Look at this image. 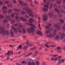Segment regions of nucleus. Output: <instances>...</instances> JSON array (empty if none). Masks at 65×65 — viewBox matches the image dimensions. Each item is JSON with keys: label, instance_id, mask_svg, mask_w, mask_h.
Segmentation results:
<instances>
[{"label": "nucleus", "instance_id": "13d9d810", "mask_svg": "<svg viewBox=\"0 0 65 65\" xmlns=\"http://www.w3.org/2000/svg\"><path fill=\"white\" fill-rule=\"evenodd\" d=\"M48 26H50V27H51L52 26V24H50V23H49L48 24Z\"/></svg>", "mask_w": 65, "mask_h": 65}, {"label": "nucleus", "instance_id": "7ed1b4c3", "mask_svg": "<svg viewBox=\"0 0 65 65\" xmlns=\"http://www.w3.org/2000/svg\"><path fill=\"white\" fill-rule=\"evenodd\" d=\"M30 29L31 30H30ZM30 29L29 28H27V32L28 33H31V32L33 33V31H35V29L32 27H31Z\"/></svg>", "mask_w": 65, "mask_h": 65}, {"label": "nucleus", "instance_id": "c03bdc74", "mask_svg": "<svg viewBox=\"0 0 65 65\" xmlns=\"http://www.w3.org/2000/svg\"><path fill=\"white\" fill-rule=\"evenodd\" d=\"M11 16L13 18L14 17V14L13 13H12L11 15Z\"/></svg>", "mask_w": 65, "mask_h": 65}, {"label": "nucleus", "instance_id": "603ef678", "mask_svg": "<svg viewBox=\"0 0 65 65\" xmlns=\"http://www.w3.org/2000/svg\"><path fill=\"white\" fill-rule=\"evenodd\" d=\"M25 18H29V16H28V15H25Z\"/></svg>", "mask_w": 65, "mask_h": 65}, {"label": "nucleus", "instance_id": "1a4fd4ad", "mask_svg": "<svg viewBox=\"0 0 65 65\" xmlns=\"http://www.w3.org/2000/svg\"><path fill=\"white\" fill-rule=\"evenodd\" d=\"M28 65H36L35 63L33 61L32 62V63L30 62H28Z\"/></svg>", "mask_w": 65, "mask_h": 65}, {"label": "nucleus", "instance_id": "f257e3e1", "mask_svg": "<svg viewBox=\"0 0 65 65\" xmlns=\"http://www.w3.org/2000/svg\"><path fill=\"white\" fill-rule=\"evenodd\" d=\"M0 30H1V31H0V34H1L3 33V36H4L5 34L7 35H9L10 34L9 31L6 30L4 31V28L2 26L0 27Z\"/></svg>", "mask_w": 65, "mask_h": 65}, {"label": "nucleus", "instance_id": "864d4df0", "mask_svg": "<svg viewBox=\"0 0 65 65\" xmlns=\"http://www.w3.org/2000/svg\"><path fill=\"white\" fill-rule=\"evenodd\" d=\"M50 28V27L48 26H46V29H49Z\"/></svg>", "mask_w": 65, "mask_h": 65}, {"label": "nucleus", "instance_id": "c85d7f7f", "mask_svg": "<svg viewBox=\"0 0 65 65\" xmlns=\"http://www.w3.org/2000/svg\"><path fill=\"white\" fill-rule=\"evenodd\" d=\"M60 38L59 36L58 35H57L55 37V38L56 39H59Z\"/></svg>", "mask_w": 65, "mask_h": 65}, {"label": "nucleus", "instance_id": "5fc2aeb1", "mask_svg": "<svg viewBox=\"0 0 65 65\" xmlns=\"http://www.w3.org/2000/svg\"><path fill=\"white\" fill-rule=\"evenodd\" d=\"M13 51H11V52L10 54H11V55H13Z\"/></svg>", "mask_w": 65, "mask_h": 65}, {"label": "nucleus", "instance_id": "a19ab883", "mask_svg": "<svg viewBox=\"0 0 65 65\" xmlns=\"http://www.w3.org/2000/svg\"><path fill=\"white\" fill-rule=\"evenodd\" d=\"M9 3V2L8 1H6L5 3V4H8V3Z\"/></svg>", "mask_w": 65, "mask_h": 65}, {"label": "nucleus", "instance_id": "0e129e2a", "mask_svg": "<svg viewBox=\"0 0 65 65\" xmlns=\"http://www.w3.org/2000/svg\"><path fill=\"white\" fill-rule=\"evenodd\" d=\"M30 6H32V7H34V6H33V4L32 3H31L30 4Z\"/></svg>", "mask_w": 65, "mask_h": 65}, {"label": "nucleus", "instance_id": "cd10ccee", "mask_svg": "<svg viewBox=\"0 0 65 65\" xmlns=\"http://www.w3.org/2000/svg\"><path fill=\"white\" fill-rule=\"evenodd\" d=\"M62 2V1L61 0H60V2H59L58 1H57L56 2V3H57V4H61V3Z\"/></svg>", "mask_w": 65, "mask_h": 65}, {"label": "nucleus", "instance_id": "dca6fc26", "mask_svg": "<svg viewBox=\"0 0 65 65\" xmlns=\"http://www.w3.org/2000/svg\"><path fill=\"white\" fill-rule=\"evenodd\" d=\"M32 54V52H31L28 53V54L25 56L26 57H29V56L31 55Z\"/></svg>", "mask_w": 65, "mask_h": 65}, {"label": "nucleus", "instance_id": "473e14b6", "mask_svg": "<svg viewBox=\"0 0 65 65\" xmlns=\"http://www.w3.org/2000/svg\"><path fill=\"white\" fill-rule=\"evenodd\" d=\"M14 11H17V12H19V11H20V10L16 8L14 9Z\"/></svg>", "mask_w": 65, "mask_h": 65}, {"label": "nucleus", "instance_id": "a18cd8bd", "mask_svg": "<svg viewBox=\"0 0 65 65\" xmlns=\"http://www.w3.org/2000/svg\"><path fill=\"white\" fill-rule=\"evenodd\" d=\"M58 59V58L57 57H55L54 58V61H56L57 59Z\"/></svg>", "mask_w": 65, "mask_h": 65}, {"label": "nucleus", "instance_id": "4d7b16f0", "mask_svg": "<svg viewBox=\"0 0 65 65\" xmlns=\"http://www.w3.org/2000/svg\"><path fill=\"white\" fill-rule=\"evenodd\" d=\"M49 46H51V47H54V46H55V45H50Z\"/></svg>", "mask_w": 65, "mask_h": 65}, {"label": "nucleus", "instance_id": "20e7f679", "mask_svg": "<svg viewBox=\"0 0 65 65\" xmlns=\"http://www.w3.org/2000/svg\"><path fill=\"white\" fill-rule=\"evenodd\" d=\"M55 11L57 12L58 13V15L59 18H61L62 17V15L60 13V10L58 9H57V8H55Z\"/></svg>", "mask_w": 65, "mask_h": 65}, {"label": "nucleus", "instance_id": "b1692460", "mask_svg": "<svg viewBox=\"0 0 65 65\" xmlns=\"http://www.w3.org/2000/svg\"><path fill=\"white\" fill-rule=\"evenodd\" d=\"M49 15L50 16V17L52 18V17H53V14L52 13H49Z\"/></svg>", "mask_w": 65, "mask_h": 65}, {"label": "nucleus", "instance_id": "774afa93", "mask_svg": "<svg viewBox=\"0 0 65 65\" xmlns=\"http://www.w3.org/2000/svg\"><path fill=\"white\" fill-rule=\"evenodd\" d=\"M63 4H65V0H63Z\"/></svg>", "mask_w": 65, "mask_h": 65}, {"label": "nucleus", "instance_id": "49530a36", "mask_svg": "<svg viewBox=\"0 0 65 65\" xmlns=\"http://www.w3.org/2000/svg\"><path fill=\"white\" fill-rule=\"evenodd\" d=\"M7 9V7H4L2 8V9Z\"/></svg>", "mask_w": 65, "mask_h": 65}, {"label": "nucleus", "instance_id": "ea45409f", "mask_svg": "<svg viewBox=\"0 0 65 65\" xmlns=\"http://www.w3.org/2000/svg\"><path fill=\"white\" fill-rule=\"evenodd\" d=\"M53 31L54 33H57V32L58 31H57V30L56 29H54V30Z\"/></svg>", "mask_w": 65, "mask_h": 65}, {"label": "nucleus", "instance_id": "79ce46f5", "mask_svg": "<svg viewBox=\"0 0 65 65\" xmlns=\"http://www.w3.org/2000/svg\"><path fill=\"white\" fill-rule=\"evenodd\" d=\"M57 50H62L61 47H57Z\"/></svg>", "mask_w": 65, "mask_h": 65}, {"label": "nucleus", "instance_id": "3c124183", "mask_svg": "<svg viewBox=\"0 0 65 65\" xmlns=\"http://www.w3.org/2000/svg\"><path fill=\"white\" fill-rule=\"evenodd\" d=\"M15 22V20H12V21H11V22L12 23H14Z\"/></svg>", "mask_w": 65, "mask_h": 65}, {"label": "nucleus", "instance_id": "bb28decb", "mask_svg": "<svg viewBox=\"0 0 65 65\" xmlns=\"http://www.w3.org/2000/svg\"><path fill=\"white\" fill-rule=\"evenodd\" d=\"M10 17V15H7L6 17V19H7V20H8Z\"/></svg>", "mask_w": 65, "mask_h": 65}, {"label": "nucleus", "instance_id": "423d86ee", "mask_svg": "<svg viewBox=\"0 0 65 65\" xmlns=\"http://www.w3.org/2000/svg\"><path fill=\"white\" fill-rule=\"evenodd\" d=\"M43 17H44V18L43 19V21H44L47 20V15L46 14H44L43 15Z\"/></svg>", "mask_w": 65, "mask_h": 65}, {"label": "nucleus", "instance_id": "9b49d317", "mask_svg": "<svg viewBox=\"0 0 65 65\" xmlns=\"http://www.w3.org/2000/svg\"><path fill=\"white\" fill-rule=\"evenodd\" d=\"M65 34H63L60 37V39L61 40H62V39H63L64 37H65Z\"/></svg>", "mask_w": 65, "mask_h": 65}, {"label": "nucleus", "instance_id": "ddd939ff", "mask_svg": "<svg viewBox=\"0 0 65 65\" xmlns=\"http://www.w3.org/2000/svg\"><path fill=\"white\" fill-rule=\"evenodd\" d=\"M34 20L32 18H30V20H29L28 22L29 23H32Z\"/></svg>", "mask_w": 65, "mask_h": 65}, {"label": "nucleus", "instance_id": "09e8293b", "mask_svg": "<svg viewBox=\"0 0 65 65\" xmlns=\"http://www.w3.org/2000/svg\"><path fill=\"white\" fill-rule=\"evenodd\" d=\"M36 64L37 65H39V62L38 61H36Z\"/></svg>", "mask_w": 65, "mask_h": 65}, {"label": "nucleus", "instance_id": "c756f323", "mask_svg": "<svg viewBox=\"0 0 65 65\" xmlns=\"http://www.w3.org/2000/svg\"><path fill=\"white\" fill-rule=\"evenodd\" d=\"M10 34L12 36H13V33L11 31H10Z\"/></svg>", "mask_w": 65, "mask_h": 65}, {"label": "nucleus", "instance_id": "a878e982", "mask_svg": "<svg viewBox=\"0 0 65 65\" xmlns=\"http://www.w3.org/2000/svg\"><path fill=\"white\" fill-rule=\"evenodd\" d=\"M36 49V48L35 47H33V48H31L30 50V51H32V50H35Z\"/></svg>", "mask_w": 65, "mask_h": 65}, {"label": "nucleus", "instance_id": "2f4dec72", "mask_svg": "<svg viewBox=\"0 0 65 65\" xmlns=\"http://www.w3.org/2000/svg\"><path fill=\"white\" fill-rule=\"evenodd\" d=\"M12 12V10L10 9H9L8 10V12L9 14H10V13H11Z\"/></svg>", "mask_w": 65, "mask_h": 65}, {"label": "nucleus", "instance_id": "bf43d9fd", "mask_svg": "<svg viewBox=\"0 0 65 65\" xmlns=\"http://www.w3.org/2000/svg\"><path fill=\"white\" fill-rule=\"evenodd\" d=\"M35 3L36 4V5H37L38 4V3H37V2H36V1H35Z\"/></svg>", "mask_w": 65, "mask_h": 65}, {"label": "nucleus", "instance_id": "c9c22d12", "mask_svg": "<svg viewBox=\"0 0 65 65\" xmlns=\"http://www.w3.org/2000/svg\"><path fill=\"white\" fill-rule=\"evenodd\" d=\"M57 5H56V3H54V4L53 5V7H57Z\"/></svg>", "mask_w": 65, "mask_h": 65}, {"label": "nucleus", "instance_id": "052dcab7", "mask_svg": "<svg viewBox=\"0 0 65 65\" xmlns=\"http://www.w3.org/2000/svg\"><path fill=\"white\" fill-rule=\"evenodd\" d=\"M13 3L14 4H15V3H17V2H16V1L15 0H14L13 1Z\"/></svg>", "mask_w": 65, "mask_h": 65}, {"label": "nucleus", "instance_id": "2eb2a0df", "mask_svg": "<svg viewBox=\"0 0 65 65\" xmlns=\"http://www.w3.org/2000/svg\"><path fill=\"white\" fill-rule=\"evenodd\" d=\"M37 55V52H36L35 53H34L33 55V56L34 57H35Z\"/></svg>", "mask_w": 65, "mask_h": 65}, {"label": "nucleus", "instance_id": "39448f33", "mask_svg": "<svg viewBox=\"0 0 65 65\" xmlns=\"http://www.w3.org/2000/svg\"><path fill=\"white\" fill-rule=\"evenodd\" d=\"M54 27H55L56 29H57L58 30H61V27L60 26L58 25L57 24H55L54 25Z\"/></svg>", "mask_w": 65, "mask_h": 65}, {"label": "nucleus", "instance_id": "8fccbe9b", "mask_svg": "<svg viewBox=\"0 0 65 65\" xmlns=\"http://www.w3.org/2000/svg\"><path fill=\"white\" fill-rule=\"evenodd\" d=\"M61 12V13H63L64 12V10L62 9H60Z\"/></svg>", "mask_w": 65, "mask_h": 65}, {"label": "nucleus", "instance_id": "58836bf2", "mask_svg": "<svg viewBox=\"0 0 65 65\" xmlns=\"http://www.w3.org/2000/svg\"><path fill=\"white\" fill-rule=\"evenodd\" d=\"M22 45H20L18 47V48L19 49H20V48H22Z\"/></svg>", "mask_w": 65, "mask_h": 65}, {"label": "nucleus", "instance_id": "6ab92c4d", "mask_svg": "<svg viewBox=\"0 0 65 65\" xmlns=\"http://www.w3.org/2000/svg\"><path fill=\"white\" fill-rule=\"evenodd\" d=\"M61 63V60H60L58 61V63H57V65H60Z\"/></svg>", "mask_w": 65, "mask_h": 65}, {"label": "nucleus", "instance_id": "72a5a7b5", "mask_svg": "<svg viewBox=\"0 0 65 65\" xmlns=\"http://www.w3.org/2000/svg\"><path fill=\"white\" fill-rule=\"evenodd\" d=\"M27 5V3H24V4H23L22 5V6H26Z\"/></svg>", "mask_w": 65, "mask_h": 65}, {"label": "nucleus", "instance_id": "338daca9", "mask_svg": "<svg viewBox=\"0 0 65 65\" xmlns=\"http://www.w3.org/2000/svg\"><path fill=\"white\" fill-rule=\"evenodd\" d=\"M22 64H24V63H25V61H22Z\"/></svg>", "mask_w": 65, "mask_h": 65}, {"label": "nucleus", "instance_id": "4468645a", "mask_svg": "<svg viewBox=\"0 0 65 65\" xmlns=\"http://www.w3.org/2000/svg\"><path fill=\"white\" fill-rule=\"evenodd\" d=\"M42 10L44 11H47L48 10V9L45 8H43Z\"/></svg>", "mask_w": 65, "mask_h": 65}, {"label": "nucleus", "instance_id": "de8ad7c7", "mask_svg": "<svg viewBox=\"0 0 65 65\" xmlns=\"http://www.w3.org/2000/svg\"><path fill=\"white\" fill-rule=\"evenodd\" d=\"M22 13L23 15H24V14H26V13L25 12L23 11H22Z\"/></svg>", "mask_w": 65, "mask_h": 65}, {"label": "nucleus", "instance_id": "412c9836", "mask_svg": "<svg viewBox=\"0 0 65 65\" xmlns=\"http://www.w3.org/2000/svg\"><path fill=\"white\" fill-rule=\"evenodd\" d=\"M12 4H8L7 5V6L9 7H12Z\"/></svg>", "mask_w": 65, "mask_h": 65}, {"label": "nucleus", "instance_id": "f3484780", "mask_svg": "<svg viewBox=\"0 0 65 65\" xmlns=\"http://www.w3.org/2000/svg\"><path fill=\"white\" fill-rule=\"evenodd\" d=\"M37 33L39 34L40 36H41L42 35V33L41 32L39 31H38L37 32Z\"/></svg>", "mask_w": 65, "mask_h": 65}, {"label": "nucleus", "instance_id": "e2e57ef3", "mask_svg": "<svg viewBox=\"0 0 65 65\" xmlns=\"http://www.w3.org/2000/svg\"><path fill=\"white\" fill-rule=\"evenodd\" d=\"M44 6H45V7H47V8H48V6L46 5H44Z\"/></svg>", "mask_w": 65, "mask_h": 65}, {"label": "nucleus", "instance_id": "f8f14e48", "mask_svg": "<svg viewBox=\"0 0 65 65\" xmlns=\"http://www.w3.org/2000/svg\"><path fill=\"white\" fill-rule=\"evenodd\" d=\"M20 19L22 21H24V22H27V20L24 18L23 17H21L20 18Z\"/></svg>", "mask_w": 65, "mask_h": 65}, {"label": "nucleus", "instance_id": "393cba45", "mask_svg": "<svg viewBox=\"0 0 65 65\" xmlns=\"http://www.w3.org/2000/svg\"><path fill=\"white\" fill-rule=\"evenodd\" d=\"M50 31L49 30H47L46 31L45 33L46 34H48L50 33Z\"/></svg>", "mask_w": 65, "mask_h": 65}, {"label": "nucleus", "instance_id": "a211bd4d", "mask_svg": "<svg viewBox=\"0 0 65 65\" xmlns=\"http://www.w3.org/2000/svg\"><path fill=\"white\" fill-rule=\"evenodd\" d=\"M3 22L4 23H8V20L7 19H5L3 21Z\"/></svg>", "mask_w": 65, "mask_h": 65}, {"label": "nucleus", "instance_id": "69168bd1", "mask_svg": "<svg viewBox=\"0 0 65 65\" xmlns=\"http://www.w3.org/2000/svg\"><path fill=\"white\" fill-rule=\"evenodd\" d=\"M19 18V17H15V19L16 20H18V19Z\"/></svg>", "mask_w": 65, "mask_h": 65}, {"label": "nucleus", "instance_id": "6e6d98bb", "mask_svg": "<svg viewBox=\"0 0 65 65\" xmlns=\"http://www.w3.org/2000/svg\"><path fill=\"white\" fill-rule=\"evenodd\" d=\"M31 26H32V27H34V28H36V27H35V26H34V25H33V24H31Z\"/></svg>", "mask_w": 65, "mask_h": 65}, {"label": "nucleus", "instance_id": "f704fd0d", "mask_svg": "<svg viewBox=\"0 0 65 65\" xmlns=\"http://www.w3.org/2000/svg\"><path fill=\"white\" fill-rule=\"evenodd\" d=\"M53 4H51L50 5V8H51H51H52V7H53Z\"/></svg>", "mask_w": 65, "mask_h": 65}, {"label": "nucleus", "instance_id": "7c9ffc66", "mask_svg": "<svg viewBox=\"0 0 65 65\" xmlns=\"http://www.w3.org/2000/svg\"><path fill=\"white\" fill-rule=\"evenodd\" d=\"M22 31H23V33L24 34L26 33V30L24 28L22 29Z\"/></svg>", "mask_w": 65, "mask_h": 65}, {"label": "nucleus", "instance_id": "9d476101", "mask_svg": "<svg viewBox=\"0 0 65 65\" xmlns=\"http://www.w3.org/2000/svg\"><path fill=\"white\" fill-rule=\"evenodd\" d=\"M11 29H14V32H15V33H17V32H18V30H17V28H14V26H12L11 27Z\"/></svg>", "mask_w": 65, "mask_h": 65}, {"label": "nucleus", "instance_id": "6e6552de", "mask_svg": "<svg viewBox=\"0 0 65 65\" xmlns=\"http://www.w3.org/2000/svg\"><path fill=\"white\" fill-rule=\"evenodd\" d=\"M56 33H53V34L52 36L51 34L50 35H48L47 36V37H54L55 36H56Z\"/></svg>", "mask_w": 65, "mask_h": 65}, {"label": "nucleus", "instance_id": "4c0bfd02", "mask_svg": "<svg viewBox=\"0 0 65 65\" xmlns=\"http://www.w3.org/2000/svg\"><path fill=\"white\" fill-rule=\"evenodd\" d=\"M4 4L3 2H2V1H0V5H3Z\"/></svg>", "mask_w": 65, "mask_h": 65}, {"label": "nucleus", "instance_id": "aec40b11", "mask_svg": "<svg viewBox=\"0 0 65 65\" xmlns=\"http://www.w3.org/2000/svg\"><path fill=\"white\" fill-rule=\"evenodd\" d=\"M2 12L4 14H6L7 13V11L6 10H4Z\"/></svg>", "mask_w": 65, "mask_h": 65}, {"label": "nucleus", "instance_id": "e433bc0d", "mask_svg": "<svg viewBox=\"0 0 65 65\" xmlns=\"http://www.w3.org/2000/svg\"><path fill=\"white\" fill-rule=\"evenodd\" d=\"M0 18H4V17L2 14L1 15H0Z\"/></svg>", "mask_w": 65, "mask_h": 65}, {"label": "nucleus", "instance_id": "680f3d73", "mask_svg": "<svg viewBox=\"0 0 65 65\" xmlns=\"http://www.w3.org/2000/svg\"><path fill=\"white\" fill-rule=\"evenodd\" d=\"M62 29L63 30H65V27L64 26H63L62 27Z\"/></svg>", "mask_w": 65, "mask_h": 65}, {"label": "nucleus", "instance_id": "4be33fe9", "mask_svg": "<svg viewBox=\"0 0 65 65\" xmlns=\"http://www.w3.org/2000/svg\"><path fill=\"white\" fill-rule=\"evenodd\" d=\"M28 47H29L28 46H25L23 47V49H24L25 50H26L27 48H28Z\"/></svg>", "mask_w": 65, "mask_h": 65}, {"label": "nucleus", "instance_id": "0eeeda50", "mask_svg": "<svg viewBox=\"0 0 65 65\" xmlns=\"http://www.w3.org/2000/svg\"><path fill=\"white\" fill-rule=\"evenodd\" d=\"M21 28H22V25H19V27H17V29H18V32H19L20 33H21L22 32V31L20 30Z\"/></svg>", "mask_w": 65, "mask_h": 65}, {"label": "nucleus", "instance_id": "5701e85b", "mask_svg": "<svg viewBox=\"0 0 65 65\" xmlns=\"http://www.w3.org/2000/svg\"><path fill=\"white\" fill-rule=\"evenodd\" d=\"M59 21L61 23H64V21L62 19H60Z\"/></svg>", "mask_w": 65, "mask_h": 65}, {"label": "nucleus", "instance_id": "f03ea898", "mask_svg": "<svg viewBox=\"0 0 65 65\" xmlns=\"http://www.w3.org/2000/svg\"><path fill=\"white\" fill-rule=\"evenodd\" d=\"M27 10H28V11H27V13L29 14V16H31V17H32V18H34V15L31 14L33 13V11L29 10V9L27 8Z\"/></svg>", "mask_w": 65, "mask_h": 65}, {"label": "nucleus", "instance_id": "37998d69", "mask_svg": "<svg viewBox=\"0 0 65 65\" xmlns=\"http://www.w3.org/2000/svg\"><path fill=\"white\" fill-rule=\"evenodd\" d=\"M23 2L22 1H21L20 2H19V4L20 5H22V4H23Z\"/></svg>", "mask_w": 65, "mask_h": 65}]
</instances>
